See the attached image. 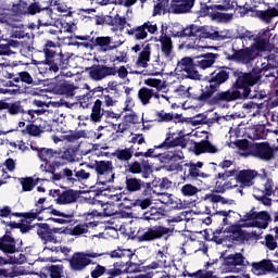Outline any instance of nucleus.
I'll list each match as a JSON object with an SVG mask.
<instances>
[{
	"label": "nucleus",
	"mask_w": 278,
	"mask_h": 278,
	"mask_svg": "<svg viewBox=\"0 0 278 278\" xmlns=\"http://www.w3.org/2000/svg\"><path fill=\"white\" fill-rule=\"evenodd\" d=\"M262 70L253 68L251 72H241V71H233V77H237L235 83L232 84V88L236 89L237 92L240 93L241 100L247 99H266V93H262L260 91H252L251 88L256 86L262 79Z\"/></svg>",
	"instance_id": "1"
},
{
	"label": "nucleus",
	"mask_w": 278,
	"mask_h": 278,
	"mask_svg": "<svg viewBox=\"0 0 278 278\" xmlns=\"http://www.w3.org/2000/svg\"><path fill=\"white\" fill-rule=\"evenodd\" d=\"M233 73V70L229 67H220L215 70L213 73L206 77V85L201 90V94L197 97V101L200 103H205L220 90V86L229 81V76Z\"/></svg>",
	"instance_id": "2"
},
{
	"label": "nucleus",
	"mask_w": 278,
	"mask_h": 278,
	"mask_svg": "<svg viewBox=\"0 0 278 278\" xmlns=\"http://www.w3.org/2000/svg\"><path fill=\"white\" fill-rule=\"evenodd\" d=\"M47 198H39L35 203L36 208H31L29 212L25 213H12L11 216H15V218H25V220H45V217L41 214L47 212L48 214H52L53 216H61V218H73V214H66L64 212H60L53 208L52 205L46 206L45 203Z\"/></svg>",
	"instance_id": "3"
},
{
	"label": "nucleus",
	"mask_w": 278,
	"mask_h": 278,
	"mask_svg": "<svg viewBox=\"0 0 278 278\" xmlns=\"http://www.w3.org/2000/svg\"><path fill=\"white\" fill-rule=\"evenodd\" d=\"M219 10L220 12H228V10H239L240 15L249 14V12H253V7L251 4L245 3L243 7L238 5V1L236 0H226L222 4H212L202 8L203 14H211L213 21L216 18H220L223 13L216 12Z\"/></svg>",
	"instance_id": "4"
},
{
	"label": "nucleus",
	"mask_w": 278,
	"mask_h": 278,
	"mask_svg": "<svg viewBox=\"0 0 278 278\" xmlns=\"http://www.w3.org/2000/svg\"><path fill=\"white\" fill-rule=\"evenodd\" d=\"M97 174V186H108V184H114L116 179V172L114 163L112 161H94L93 165H88Z\"/></svg>",
	"instance_id": "5"
},
{
	"label": "nucleus",
	"mask_w": 278,
	"mask_h": 278,
	"mask_svg": "<svg viewBox=\"0 0 278 278\" xmlns=\"http://www.w3.org/2000/svg\"><path fill=\"white\" fill-rule=\"evenodd\" d=\"M220 260H223V273L238 274L241 270L238 266H241V268H247L248 266H251V263L247 260V256L240 252H236L235 254H228L227 256L222 255Z\"/></svg>",
	"instance_id": "6"
},
{
	"label": "nucleus",
	"mask_w": 278,
	"mask_h": 278,
	"mask_svg": "<svg viewBox=\"0 0 278 278\" xmlns=\"http://www.w3.org/2000/svg\"><path fill=\"white\" fill-rule=\"evenodd\" d=\"M125 191L128 192V194H136V192H141L143 197H149V194L153 192V187L151 182H147L131 175H126Z\"/></svg>",
	"instance_id": "7"
},
{
	"label": "nucleus",
	"mask_w": 278,
	"mask_h": 278,
	"mask_svg": "<svg viewBox=\"0 0 278 278\" xmlns=\"http://www.w3.org/2000/svg\"><path fill=\"white\" fill-rule=\"evenodd\" d=\"M71 58H73V53L61 50L51 59L43 60L42 64L48 66V71L58 73L59 71H66L71 66Z\"/></svg>",
	"instance_id": "8"
},
{
	"label": "nucleus",
	"mask_w": 278,
	"mask_h": 278,
	"mask_svg": "<svg viewBox=\"0 0 278 278\" xmlns=\"http://www.w3.org/2000/svg\"><path fill=\"white\" fill-rule=\"evenodd\" d=\"M90 257H99L98 253H84L76 252L70 258V268L74 273H81V270H86L87 266L92 264V260Z\"/></svg>",
	"instance_id": "9"
},
{
	"label": "nucleus",
	"mask_w": 278,
	"mask_h": 278,
	"mask_svg": "<svg viewBox=\"0 0 278 278\" xmlns=\"http://www.w3.org/2000/svg\"><path fill=\"white\" fill-rule=\"evenodd\" d=\"M176 71L178 73H185L184 77L187 79H201V74H199V71H197V61L190 56H185L178 61Z\"/></svg>",
	"instance_id": "10"
},
{
	"label": "nucleus",
	"mask_w": 278,
	"mask_h": 278,
	"mask_svg": "<svg viewBox=\"0 0 278 278\" xmlns=\"http://www.w3.org/2000/svg\"><path fill=\"white\" fill-rule=\"evenodd\" d=\"M126 175H141L142 179L151 177V164L149 160L140 159L139 161H131L125 165Z\"/></svg>",
	"instance_id": "11"
},
{
	"label": "nucleus",
	"mask_w": 278,
	"mask_h": 278,
	"mask_svg": "<svg viewBox=\"0 0 278 278\" xmlns=\"http://www.w3.org/2000/svg\"><path fill=\"white\" fill-rule=\"evenodd\" d=\"M123 45H125V40H122L121 37L101 36L96 37L93 41V47H96V49H100L102 53L116 51V49H119Z\"/></svg>",
	"instance_id": "12"
},
{
	"label": "nucleus",
	"mask_w": 278,
	"mask_h": 278,
	"mask_svg": "<svg viewBox=\"0 0 278 278\" xmlns=\"http://www.w3.org/2000/svg\"><path fill=\"white\" fill-rule=\"evenodd\" d=\"M103 116L105 118H121L123 113H115L112 110L103 108V101L97 99L91 109L90 121L91 123H101Z\"/></svg>",
	"instance_id": "13"
},
{
	"label": "nucleus",
	"mask_w": 278,
	"mask_h": 278,
	"mask_svg": "<svg viewBox=\"0 0 278 278\" xmlns=\"http://www.w3.org/2000/svg\"><path fill=\"white\" fill-rule=\"evenodd\" d=\"M232 54L227 56V60L230 62H239L240 64H251L260 53L253 50V48L247 47L243 49H236V46H232Z\"/></svg>",
	"instance_id": "14"
},
{
	"label": "nucleus",
	"mask_w": 278,
	"mask_h": 278,
	"mask_svg": "<svg viewBox=\"0 0 278 278\" xmlns=\"http://www.w3.org/2000/svg\"><path fill=\"white\" fill-rule=\"evenodd\" d=\"M175 147H180L186 149L188 147V139L184 130L177 132H167L165 140L156 147L157 149H175Z\"/></svg>",
	"instance_id": "15"
},
{
	"label": "nucleus",
	"mask_w": 278,
	"mask_h": 278,
	"mask_svg": "<svg viewBox=\"0 0 278 278\" xmlns=\"http://www.w3.org/2000/svg\"><path fill=\"white\" fill-rule=\"evenodd\" d=\"M251 155L261 160V162H273L275 160V149L267 141L254 143L251 148Z\"/></svg>",
	"instance_id": "16"
},
{
	"label": "nucleus",
	"mask_w": 278,
	"mask_h": 278,
	"mask_svg": "<svg viewBox=\"0 0 278 278\" xmlns=\"http://www.w3.org/2000/svg\"><path fill=\"white\" fill-rule=\"evenodd\" d=\"M242 227H250L244 226V224H233L224 229V233H227L226 238H228V242L232 244H238L240 242L248 241L251 235L245 230H242Z\"/></svg>",
	"instance_id": "17"
},
{
	"label": "nucleus",
	"mask_w": 278,
	"mask_h": 278,
	"mask_svg": "<svg viewBox=\"0 0 278 278\" xmlns=\"http://www.w3.org/2000/svg\"><path fill=\"white\" fill-rule=\"evenodd\" d=\"M242 98L240 97L239 91L235 89L233 86L226 91H216L214 96H212L206 102L210 105H220V103H231V101H240Z\"/></svg>",
	"instance_id": "18"
},
{
	"label": "nucleus",
	"mask_w": 278,
	"mask_h": 278,
	"mask_svg": "<svg viewBox=\"0 0 278 278\" xmlns=\"http://www.w3.org/2000/svg\"><path fill=\"white\" fill-rule=\"evenodd\" d=\"M251 273H253V275H257L258 277L261 275H268L270 273L278 275V261L264 258L260 262L251 263Z\"/></svg>",
	"instance_id": "19"
},
{
	"label": "nucleus",
	"mask_w": 278,
	"mask_h": 278,
	"mask_svg": "<svg viewBox=\"0 0 278 278\" xmlns=\"http://www.w3.org/2000/svg\"><path fill=\"white\" fill-rule=\"evenodd\" d=\"M89 77L93 81H102L105 77H114L116 75V67L108 65L94 64L88 68Z\"/></svg>",
	"instance_id": "20"
},
{
	"label": "nucleus",
	"mask_w": 278,
	"mask_h": 278,
	"mask_svg": "<svg viewBox=\"0 0 278 278\" xmlns=\"http://www.w3.org/2000/svg\"><path fill=\"white\" fill-rule=\"evenodd\" d=\"M170 228L164 226H152L148 228L142 235L138 236L139 242H153L154 240H160L164 236H168Z\"/></svg>",
	"instance_id": "21"
},
{
	"label": "nucleus",
	"mask_w": 278,
	"mask_h": 278,
	"mask_svg": "<svg viewBox=\"0 0 278 278\" xmlns=\"http://www.w3.org/2000/svg\"><path fill=\"white\" fill-rule=\"evenodd\" d=\"M0 251H2L4 255L23 253V241L20 242V245H16V239L14 237L2 236L0 237Z\"/></svg>",
	"instance_id": "22"
},
{
	"label": "nucleus",
	"mask_w": 278,
	"mask_h": 278,
	"mask_svg": "<svg viewBox=\"0 0 278 278\" xmlns=\"http://www.w3.org/2000/svg\"><path fill=\"white\" fill-rule=\"evenodd\" d=\"M91 278H116L121 277V269H116V264L114 263L113 265L109 266H103V265H96V267L91 270L90 273Z\"/></svg>",
	"instance_id": "23"
},
{
	"label": "nucleus",
	"mask_w": 278,
	"mask_h": 278,
	"mask_svg": "<svg viewBox=\"0 0 278 278\" xmlns=\"http://www.w3.org/2000/svg\"><path fill=\"white\" fill-rule=\"evenodd\" d=\"M236 172H228V169H225L222 173H217L214 177L215 179V186H214V192L217 194H225L227 190H229V186L226 184H229V177H235Z\"/></svg>",
	"instance_id": "24"
},
{
	"label": "nucleus",
	"mask_w": 278,
	"mask_h": 278,
	"mask_svg": "<svg viewBox=\"0 0 278 278\" xmlns=\"http://www.w3.org/2000/svg\"><path fill=\"white\" fill-rule=\"evenodd\" d=\"M37 236L42 240L43 244L51 242L52 244H60V240L51 231V226L47 223H37Z\"/></svg>",
	"instance_id": "25"
},
{
	"label": "nucleus",
	"mask_w": 278,
	"mask_h": 278,
	"mask_svg": "<svg viewBox=\"0 0 278 278\" xmlns=\"http://www.w3.org/2000/svg\"><path fill=\"white\" fill-rule=\"evenodd\" d=\"M218 58H220L218 53L207 52L200 54L194 58L195 66H198V68H202V71H205V68H212V66L216 64V60H218Z\"/></svg>",
	"instance_id": "26"
},
{
	"label": "nucleus",
	"mask_w": 278,
	"mask_h": 278,
	"mask_svg": "<svg viewBox=\"0 0 278 278\" xmlns=\"http://www.w3.org/2000/svg\"><path fill=\"white\" fill-rule=\"evenodd\" d=\"M258 173L255 169H237V179L240 184V188H251L253 186V179L257 177Z\"/></svg>",
	"instance_id": "27"
},
{
	"label": "nucleus",
	"mask_w": 278,
	"mask_h": 278,
	"mask_svg": "<svg viewBox=\"0 0 278 278\" xmlns=\"http://www.w3.org/2000/svg\"><path fill=\"white\" fill-rule=\"evenodd\" d=\"M273 223V217L267 211L256 212V220L254 223H245L243 227H256V229H268V225Z\"/></svg>",
	"instance_id": "28"
},
{
	"label": "nucleus",
	"mask_w": 278,
	"mask_h": 278,
	"mask_svg": "<svg viewBox=\"0 0 278 278\" xmlns=\"http://www.w3.org/2000/svg\"><path fill=\"white\" fill-rule=\"evenodd\" d=\"M197 0H172L170 10L173 14H188L194 8Z\"/></svg>",
	"instance_id": "29"
},
{
	"label": "nucleus",
	"mask_w": 278,
	"mask_h": 278,
	"mask_svg": "<svg viewBox=\"0 0 278 278\" xmlns=\"http://www.w3.org/2000/svg\"><path fill=\"white\" fill-rule=\"evenodd\" d=\"M142 268L147 270V266L142 267L141 264L134 263L131 260L115 262V270H119V275H123V273H142Z\"/></svg>",
	"instance_id": "30"
},
{
	"label": "nucleus",
	"mask_w": 278,
	"mask_h": 278,
	"mask_svg": "<svg viewBox=\"0 0 278 278\" xmlns=\"http://www.w3.org/2000/svg\"><path fill=\"white\" fill-rule=\"evenodd\" d=\"M161 42V53L165 59V62H173L175 58V52H173V39L168 35L160 37Z\"/></svg>",
	"instance_id": "31"
},
{
	"label": "nucleus",
	"mask_w": 278,
	"mask_h": 278,
	"mask_svg": "<svg viewBox=\"0 0 278 278\" xmlns=\"http://www.w3.org/2000/svg\"><path fill=\"white\" fill-rule=\"evenodd\" d=\"M52 127L47 121L41 122L39 125L35 124H28L25 127V130H23V134H27L28 136H31L33 138H38L41 134H45V131H51Z\"/></svg>",
	"instance_id": "32"
},
{
	"label": "nucleus",
	"mask_w": 278,
	"mask_h": 278,
	"mask_svg": "<svg viewBox=\"0 0 278 278\" xmlns=\"http://www.w3.org/2000/svg\"><path fill=\"white\" fill-rule=\"evenodd\" d=\"M2 77H5V79H13L15 84H27L28 86H31L34 84V78L31 77V74L29 72H20L17 75L14 73H10L8 71H2Z\"/></svg>",
	"instance_id": "33"
},
{
	"label": "nucleus",
	"mask_w": 278,
	"mask_h": 278,
	"mask_svg": "<svg viewBox=\"0 0 278 278\" xmlns=\"http://www.w3.org/2000/svg\"><path fill=\"white\" fill-rule=\"evenodd\" d=\"M52 90L53 92H55V94H63V97H66V99H73L75 90H77V87H75V85L68 84V81L66 80H63L55 84Z\"/></svg>",
	"instance_id": "34"
},
{
	"label": "nucleus",
	"mask_w": 278,
	"mask_h": 278,
	"mask_svg": "<svg viewBox=\"0 0 278 278\" xmlns=\"http://www.w3.org/2000/svg\"><path fill=\"white\" fill-rule=\"evenodd\" d=\"M7 111L9 116H18L23 114V104L21 101L8 102L5 100H0V112Z\"/></svg>",
	"instance_id": "35"
},
{
	"label": "nucleus",
	"mask_w": 278,
	"mask_h": 278,
	"mask_svg": "<svg viewBox=\"0 0 278 278\" xmlns=\"http://www.w3.org/2000/svg\"><path fill=\"white\" fill-rule=\"evenodd\" d=\"M195 37L204 38V39H208V40H227V36L220 35V33H218V30L212 31V30H210V27H207V26H202V27L198 26Z\"/></svg>",
	"instance_id": "36"
},
{
	"label": "nucleus",
	"mask_w": 278,
	"mask_h": 278,
	"mask_svg": "<svg viewBox=\"0 0 278 278\" xmlns=\"http://www.w3.org/2000/svg\"><path fill=\"white\" fill-rule=\"evenodd\" d=\"M149 62H151V43L146 41L142 43V51L138 55L136 65L138 68H147Z\"/></svg>",
	"instance_id": "37"
},
{
	"label": "nucleus",
	"mask_w": 278,
	"mask_h": 278,
	"mask_svg": "<svg viewBox=\"0 0 278 278\" xmlns=\"http://www.w3.org/2000/svg\"><path fill=\"white\" fill-rule=\"evenodd\" d=\"M62 179L70 186H75V184H77L75 170L68 167H65L62 172L54 174V181H62Z\"/></svg>",
	"instance_id": "38"
},
{
	"label": "nucleus",
	"mask_w": 278,
	"mask_h": 278,
	"mask_svg": "<svg viewBox=\"0 0 278 278\" xmlns=\"http://www.w3.org/2000/svg\"><path fill=\"white\" fill-rule=\"evenodd\" d=\"M42 51L45 54V60H50L56 55V53L62 51V46H60V43H55V41H52L51 39H47L42 47Z\"/></svg>",
	"instance_id": "39"
},
{
	"label": "nucleus",
	"mask_w": 278,
	"mask_h": 278,
	"mask_svg": "<svg viewBox=\"0 0 278 278\" xmlns=\"http://www.w3.org/2000/svg\"><path fill=\"white\" fill-rule=\"evenodd\" d=\"M268 55L264 56L265 62L261 64V73H266L268 71H275L278 68V58L273 53L271 50H267Z\"/></svg>",
	"instance_id": "40"
},
{
	"label": "nucleus",
	"mask_w": 278,
	"mask_h": 278,
	"mask_svg": "<svg viewBox=\"0 0 278 278\" xmlns=\"http://www.w3.org/2000/svg\"><path fill=\"white\" fill-rule=\"evenodd\" d=\"M38 24L40 27H51L53 25V9L50 7L42 8L39 12Z\"/></svg>",
	"instance_id": "41"
},
{
	"label": "nucleus",
	"mask_w": 278,
	"mask_h": 278,
	"mask_svg": "<svg viewBox=\"0 0 278 278\" xmlns=\"http://www.w3.org/2000/svg\"><path fill=\"white\" fill-rule=\"evenodd\" d=\"M58 205H70L77 202V191L68 189L61 191V195L55 199Z\"/></svg>",
	"instance_id": "42"
},
{
	"label": "nucleus",
	"mask_w": 278,
	"mask_h": 278,
	"mask_svg": "<svg viewBox=\"0 0 278 278\" xmlns=\"http://www.w3.org/2000/svg\"><path fill=\"white\" fill-rule=\"evenodd\" d=\"M188 168V170L184 172L185 179H197V177H202V179H205L210 177V175L202 173L197 166H194V163H186L184 165Z\"/></svg>",
	"instance_id": "43"
},
{
	"label": "nucleus",
	"mask_w": 278,
	"mask_h": 278,
	"mask_svg": "<svg viewBox=\"0 0 278 278\" xmlns=\"http://www.w3.org/2000/svg\"><path fill=\"white\" fill-rule=\"evenodd\" d=\"M134 256H136V253L129 249L118 248L110 252V257L113 260H122V262H129Z\"/></svg>",
	"instance_id": "44"
},
{
	"label": "nucleus",
	"mask_w": 278,
	"mask_h": 278,
	"mask_svg": "<svg viewBox=\"0 0 278 278\" xmlns=\"http://www.w3.org/2000/svg\"><path fill=\"white\" fill-rule=\"evenodd\" d=\"M166 254L159 250L155 255V261L146 266V270H157V268H166Z\"/></svg>",
	"instance_id": "45"
},
{
	"label": "nucleus",
	"mask_w": 278,
	"mask_h": 278,
	"mask_svg": "<svg viewBox=\"0 0 278 278\" xmlns=\"http://www.w3.org/2000/svg\"><path fill=\"white\" fill-rule=\"evenodd\" d=\"M273 43L270 41H266L265 39H260L254 36L253 43L251 45V48L257 53L270 51L273 49Z\"/></svg>",
	"instance_id": "46"
},
{
	"label": "nucleus",
	"mask_w": 278,
	"mask_h": 278,
	"mask_svg": "<svg viewBox=\"0 0 278 278\" xmlns=\"http://www.w3.org/2000/svg\"><path fill=\"white\" fill-rule=\"evenodd\" d=\"M127 34L128 36H132L134 40H147V38H149V33L147 31L144 24L128 29Z\"/></svg>",
	"instance_id": "47"
},
{
	"label": "nucleus",
	"mask_w": 278,
	"mask_h": 278,
	"mask_svg": "<svg viewBox=\"0 0 278 278\" xmlns=\"http://www.w3.org/2000/svg\"><path fill=\"white\" fill-rule=\"evenodd\" d=\"M113 156L117 157L119 162H129L131 157H136V153H134V146H131L130 148L115 150Z\"/></svg>",
	"instance_id": "48"
},
{
	"label": "nucleus",
	"mask_w": 278,
	"mask_h": 278,
	"mask_svg": "<svg viewBox=\"0 0 278 278\" xmlns=\"http://www.w3.org/2000/svg\"><path fill=\"white\" fill-rule=\"evenodd\" d=\"M153 97H157V94H155V90H153V89L142 87L138 91V99H139V101H141L142 105H149V103H151V99H153Z\"/></svg>",
	"instance_id": "49"
},
{
	"label": "nucleus",
	"mask_w": 278,
	"mask_h": 278,
	"mask_svg": "<svg viewBox=\"0 0 278 278\" xmlns=\"http://www.w3.org/2000/svg\"><path fill=\"white\" fill-rule=\"evenodd\" d=\"M197 31H199V26L192 24L179 31L173 33L174 38H192L197 37Z\"/></svg>",
	"instance_id": "50"
},
{
	"label": "nucleus",
	"mask_w": 278,
	"mask_h": 278,
	"mask_svg": "<svg viewBox=\"0 0 278 278\" xmlns=\"http://www.w3.org/2000/svg\"><path fill=\"white\" fill-rule=\"evenodd\" d=\"M5 88L14 89L0 88V94H21V85H17L14 78H7Z\"/></svg>",
	"instance_id": "51"
},
{
	"label": "nucleus",
	"mask_w": 278,
	"mask_h": 278,
	"mask_svg": "<svg viewBox=\"0 0 278 278\" xmlns=\"http://www.w3.org/2000/svg\"><path fill=\"white\" fill-rule=\"evenodd\" d=\"M181 154H177L174 152H165V153H159V160L163 162L164 164H168L170 162H179L184 157V152H180Z\"/></svg>",
	"instance_id": "52"
},
{
	"label": "nucleus",
	"mask_w": 278,
	"mask_h": 278,
	"mask_svg": "<svg viewBox=\"0 0 278 278\" xmlns=\"http://www.w3.org/2000/svg\"><path fill=\"white\" fill-rule=\"evenodd\" d=\"M18 181L23 192H31L38 186V179L35 180L33 177L18 178Z\"/></svg>",
	"instance_id": "53"
},
{
	"label": "nucleus",
	"mask_w": 278,
	"mask_h": 278,
	"mask_svg": "<svg viewBox=\"0 0 278 278\" xmlns=\"http://www.w3.org/2000/svg\"><path fill=\"white\" fill-rule=\"evenodd\" d=\"M77 157V150L73 149V148H67L65 149L61 155H60V160H63V163H61V166L63 164H68L75 162Z\"/></svg>",
	"instance_id": "54"
},
{
	"label": "nucleus",
	"mask_w": 278,
	"mask_h": 278,
	"mask_svg": "<svg viewBox=\"0 0 278 278\" xmlns=\"http://www.w3.org/2000/svg\"><path fill=\"white\" fill-rule=\"evenodd\" d=\"M256 193L271 195L275 194V181L273 178H267L261 189Z\"/></svg>",
	"instance_id": "55"
},
{
	"label": "nucleus",
	"mask_w": 278,
	"mask_h": 278,
	"mask_svg": "<svg viewBox=\"0 0 278 278\" xmlns=\"http://www.w3.org/2000/svg\"><path fill=\"white\" fill-rule=\"evenodd\" d=\"M55 155H58V151L49 148H40L38 157L41 160V162L49 164V162H51Z\"/></svg>",
	"instance_id": "56"
},
{
	"label": "nucleus",
	"mask_w": 278,
	"mask_h": 278,
	"mask_svg": "<svg viewBox=\"0 0 278 278\" xmlns=\"http://www.w3.org/2000/svg\"><path fill=\"white\" fill-rule=\"evenodd\" d=\"M170 0H157V3L154 4L153 16H160L162 14H166V10H168V5Z\"/></svg>",
	"instance_id": "57"
},
{
	"label": "nucleus",
	"mask_w": 278,
	"mask_h": 278,
	"mask_svg": "<svg viewBox=\"0 0 278 278\" xmlns=\"http://www.w3.org/2000/svg\"><path fill=\"white\" fill-rule=\"evenodd\" d=\"M131 27V24L127 23V17L121 16L119 14L114 15V22H111V27H117V29H125V27Z\"/></svg>",
	"instance_id": "58"
},
{
	"label": "nucleus",
	"mask_w": 278,
	"mask_h": 278,
	"mask_svg": "<svg viewBox=\"0 0 278 278\" xmlns=\"http://www.w3.org/2000/svg\"><path fill=\"white\" fill-rule=\"evenodd\" d=\"M148 71L149 75L153 76L162 75L164 73V67L162 66L160 58H157L156 61L152 63V66H149Z\"/></svg>",
	"instance_id": "59"
},
{
	"label": "nucleus",
	"mask_w": 278,
	"mask_h": 278,
	"mask_svg": "<svg viewBox=\"0 0 278 278\" xmlns=\"http://www.w3.org/2000/svg\"><path fill=\"white\" fill-rule=\"evenodd\" d=\"M256 14L261 21H264V23H271L273 18L277 16L273 9H268L267 11H257Z\"/></svg>",
	"instance_id": "60"
},
{
	"label": "nucleus",
	"mask_w": 278,
	"mask_h": 278,
	"mask_svg": "<svg viewBox=\"0 0 278 278\" xmlns=\"http://www.w3.org/2000/svg\"><path fill=\"white\" fill-rule=\"evenodd\" d=\"M154 188H159L161 192L173 188V181H170L167 177L162 178L161 180H155L153 182Z\"/></svg>",
	"instance_id": "61"
},
{
	"label": "nucleus",
	"mask_w": 278,
	"mask_h": 278,
	"mask_svg": "<svg viewBox=\"0 0 278 278\" xmlns=\"http://www.w3.org/2000/svg\"><path fill=\"white\" fill-rule=\"evenodd\" d=\"M180 192L184 197H194L199 194V188L197 186L186 184L181 187Z\"/></svg>",
	"instance_id": "62"
},
{
	"label": "nucleus",
	"mask_w": 278,
	"mask_h": 278,
	"mask_svg": "<svg viewBox=\"0 0 278 278\" xmlns=\"http://www.w3.org/2000/svg\"><path fill=\"white\" fill-rule=\"evenodd\" d=\"M48 271L51 278H62L64 265H50Z\"/></svg>",
	"instance_id": "63"
},
{
	"label": "nucleus",
	"mask_w": 278,
	"mask_h": 278,
	"mask_svg": "<svg viewBox=\"0 0 278 278\" xmlns=\"http://www.w3.org/2000/svg\"><path fill=\"white\" fill-rule=\"evenodd\" d=\"M193 275L195 276V278H220L217 275H214V271L203 269L194 271Z\"/></svg>",
	"instance_id": "64"
}]
</instances>
